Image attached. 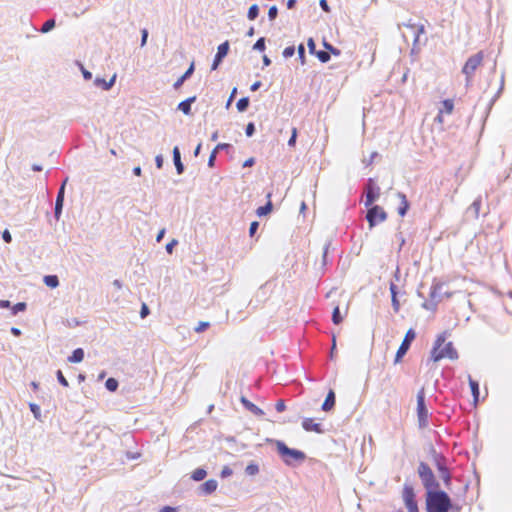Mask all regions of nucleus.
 <instances>
[{
  "label": "nucleus",
  "instance_id": "nucleus-1",
  "mask_svg": "<svg viewBox=\"0 0 512 512\" xmlns=\"http://www.w3.org/2000/svg\"><path fill=\"white\" fill-rule=\"evenodd\" d=\"M459 510L458 506L452 503V500L444 490L428 491L426 493V512H450Z\"/></svg>",
  "mask_w": 512,
  "mask_h": 512
},
{
  "label": "nucleus",
  "instance_id": "nucleus-2",
  "mask_svg": "<svg viewBox=\"0 0 512 512\" xmlns=\"http://www.w3.org/2000/svg\"><path fill=\"white\" fill-rule=\"evenodd\" d=\"M445 341V333L438 335L437 339L435 340L433 348L431 350V359L434 362H438L444 358H448L450 360H457L459 358L458 352L455 349L453 343H445Z\"/></svg>",
  "mask_w": 512,
  "mask_h": 512
},
{
  "label": "nucleus",
  "instance_id": "nucleus-3",
  "mask_svg": "<svg viewBox=\"0 0 512 512\" xmlns=\"http://www.w3.org/2000/svg\"><path fill=\"white\" fill-rule=\"evenodd\" d=\"M275 444L277 453L287 466H295L297 463H302L307 457L303 451L290 448L281 440H276Z\"/></svg>",
  "mask_w": 512,
  "mask_h": 512
},
{
  "label": "nucleus",
  "instance_id": "nucleus-4",
  "mask_svg": "<svg viewBox=\"0 0 512 512\" xmlns=\"http://www.w3.org/2000/svg\"><path fill=\"white\" fill-rule=\"evenodd\" d=\"M417 472L419 478L421 479L422 485L426 490V493H428V491L439 490L440 484L437 481L432 469L426 462L421 461L419 463Z\"/></svg>",
  "mask_w": 512,
  "mask_h": 512
},
{
  "label": "nucleus",
  "instance_id": "nucleus-5",
  "mask_svg": "<svg viewBox=\"0 0 512 512\" xmlns=\"http://www.w3.org/2000/svg\"><path fill=\"white\" fill-rule=\"evenodd\" d=\"M483 58V52L479 51L476 54L470 56L465 62L462 68V73L466 76V85L470 84L475 71L482 63Z\"/></svg>",
  "mask_w": 512,
  "mask_h": 512
},
{
  "label": "nucleus",
  "instance_id": "nucleus-6",
  "mask_svg": "<svg viewBox=\"0 0 512 512\" xmlns=\"http://www.w3.org/2000/svg\"><path fill=\"white\" fill-rule=\"evenodd\" d=\"M434 464L442 478L444 484L449 487L452 481V474L447 466L446 458L441 453L433 451Z\"/></svg>",
  "mask_w": 512,
  "mask_h": 512
},
{
  "label": "nucleus",
  "instance_id": "nucleus-7",
  "mask_svg": "<svg viewBox=\"0 0 512 512\" xmlns=\"http://www.w3.org/2000/svg\"><path fill=\"white\" fill-rule=\"evenodd\" d=\"M428 408L425 403L424 389H421L417 393V418L418 426L420 429H424L428 426Z\"/></svg>",
  "mask_w": 512,
  "mask_h": 512
},
{
  "label": "nucleus",
  "instance_id": "nucleus-8",
  "mask_svg": "<svg viewBox=\"0 0 512 512\" xmlns=\"http://www.w3.org/2000/svg\"><path fill=\"white\" fill-rule=\"evenodd\" d=\"M364 194H365V207H370L374 202L378 200L380 197V187L377 185L374 178H368L365 187H364Z\"/></svg>",
  "mask_w": 512,
  "mask_h": 512
},
{
  "label": "nucleus",
  "instance_id": "nucleus-9",
  "mask_svg": "<svg viewBox=\"0 0 512 512\" xmlns=\"http://www.w3.org/2000/svg\"><path fill=\"white\" fill-rule=\"evenodd\" d=\"M415 338H416V332L413 328H410L406 332L404 339L402 340V342L396 352V355L394 358V364H398L402 361L403 357L406 355V353L410 349L411 344L415 340Z\"/></svg>",
  "mask_w": 512,
  "mask_h": 512
},
{
  "label": "nucleus",
  "instance_id": "nucleus-10",
  "mask_svg": "<svg viewBox=\"0 0 512 512\" xmlns=\"http://www.w3.org/2000/svg\"><path fill=\"white\" fill-rule=\"evenodd\" d=\"M367 208H368V211L366 214V220H367L370 228H372V227L376 226L378 223L386 220L387 213L379 205L372 204L370 207H367Z\"/></svg>",
  "mask_w": 512,
  "mask_h": 512
},
{
  "label": "nucleus",
  "instance_id": "nucleus-11",
  "mask_svg": "<svg viewBox=\"0 0 512 512\" xmlns=\"http://www.w3.org/2000/svg\"><path fill=\"white\" fill-rule=\"evenodd\" d=\"M402 498L408 512H419L418 504L414 488L411 485L405 484L403 487Z\"/></svg>",
  "mask_w": 512,
  "mask_h": 512
},
{
  "label": "nucleus",
  "instance_id": "nucleus-12",
  "mask_svg": "<svg viewBox=\"0 0 512 512\" xmlns=\"http://www.w3.org/2000/svg\"><path fill=\"white\" fill-rule=\"evenodd\" d=\"M67 181H68V177H66L63 180V182L61 183V185L58 189V192H57L55 206H54V217H55L56 221H59L62 211H63L64 198H65V187H66Z\"/></svg>",
  "mask_w": 512,
  "mask_h": 512
},
{
  "label": "nucleus",
  "instance_id": "nucleus-13",
  "mask_svg": "<svg viewBox=\"0 0 512 512\" xmlns=\"http://www.w3.org/2000/svg\"><path fill=\"white\" fill-rule=\"evenodd\" d=\"M302 428L305 431H313L317 434H323L325 432L322 424L314 422L313 418H304L302 421Z\"/></svg>",
  "mask_w": 512,
  "mask_h": 512
},
{
  "label": "nucleus",
  "instance_id": "nucleus-14",
  "mask_svg": "<svg viewBox=\"0 0 512 512\" xmlns=\"http://www.w3.org/2000/svg\"><path fill=\"white\" fill-rule=\"evenodd\" d=\"M218 482L214 479H209L198 487L199 495H210L216 491Z\"/></svg>",
  "mask_w": 512,
  "mask_h": 512
},
{
  "label": "nucleus",
  "instance_id": "nucleus-15",
  "mask_svg": "<svg viewBox=\"0 0 512 512\" xmlns=\"http://www.w3.org/2000/svg\"><path fill=\"white\" fill-rule=\"evenodd\" d=\"M481 206H482V196L479 195L472 202V204L467 208V210H466L467 216H471L473 219H478Z\"/></svg>",
  "mask_w": 512,
  "mask_h": 512
},
{
  "label": "nucleus",
  "instance_id": "nucleus-16",
  "mask_svg": "<svg viewBox=\"0 0 512 512\" xmlns=\"http://www.w3.org/2000/svg\"><path fill=\"white\" fill-rule=\"evenodd\" d=\"M241 403L247 409L249 412H251L253 415L257 417H263L265 415L264 411L256 406L254 403H252L250 400H248L246 397H241Z\"/></svg>",
  "mask_w": 512,
  "mask_h": 512
},
{
  "label": "nucleus",
  "instance_id": "nucleus-17",
  "mask_svg": "<svg viewBox=\"0 0 512 512\" xmlns=\"http://www.w3.org/2000/svg\"><path fill=\"white\" fill-rule=\"evenodd\" d=\"M442 286V283L434 281L430 288L429 298L430 300L435 301V303L437 304H439L443 299L442 294L440 292Z\"/></svg>",
  "mask_w": 512,
  "mask_h": 512
},
{
  "label": "nucleus",
  "instance_id": "nucleus-18",
  "mask_svg": "<svg viewBox=\"0 0 512 512\" xmlns=\"http://www.w3.org/2000/svg\"><path fill=\"white\" fill-rule=\"evenodd\" d=\"M335 403H336L335 392L332 389H330L326 395V398H325L322 406H321V409L324 412H329V411L333 410Z\"/></svg>",
  "mask_w": 512,
  "mask_h": 512
},
{
  "label": "nucleus",
  "instance_id": "nucleus-19",
  "mask_svg": "<svg viewBox=\"0 0 512 512\" xmlns=\"http://www.w3.org/2000/svg\"><path fill=\"white\" fill-rule=\"evenodd\" d=\"M173 154V162L177 171L178 175L183 174L185 167L184 164L181 161V153L178 146H175L172 151Z\"/></svg>",
  "mask_w": 512,
  "mask_h": 512
},
{
  "label": "nucleus",
  "instance_id": "nucleus-20",
  "mask_svg": "<svg viewBox=\"0 0 512 512\" xmlns=\"http://www.w3.org/2000/svg\"><path fill=\"white\" fill-rule=\"evenodd\" d=\"M196 101V96L189 97L178 104L177 109L185 115L191 114V105Z\"/></svg>",
  "mask_w": 512,
  "mask_h": 512
},
{
  "label": "nucleus",
  "instance_id": "nucleus-21",
  "mask_svg": "<svg viewBox=\"0 0 512 512\" xmlns=\"http://www.w3.org/2000/svg\"><path fill=\"white\" fill-rule=\"evenodd\" d=\"M116 80V75H114L109 81H106L104 78L97 77L94 80V85L96 87H101L103 90H110L114 85Z\"/></svg>",
  "mask_w": 512,
  "mask_h": 512
},
{
  "label": "nucleus",
  "instance_id": "nucleus-22",
  "mask_svg": "<svg viewBox=\"0 0 512 512\" xmlns=\"http://www.w3.org/2000/svg\"><path fill=\"white\" fill-rule=\"evenodd\" d=\"M267 198H268V201L266 202V204L263 205V206L258 207L257 210H256V214L259 217H263V216L268 215L272 211V209H273V204H272V202L270 200L271 193L267 194Z\"/></svg>",
  "mask_w": 512,
  "mask_h": 512
},
{
  "label": "nucleus",
  "instance_id": "nucleus-23",
  "mask_svg": "<svg viewBox=\"0 0 512 512\" xmlns=\"http://www.w3.org/2000/svg\"><path fill=\"white\" fill-rule=\"evenodd\" d=\"M469 386L473 396V401L476 403L480 396V387L478 381L474 380L470 375L468 376Z\"/></svg>",
  "mask_w": 512,
  "mask_h": 512
},
{
  "label": "nucleus",
  "instance_id": "nucleus-24",
  "mask_svg": "<svg viewBox=\"0 0 512 512\" xmlns=\"http://www.w3.org/2000/svg\"><path fill=\"white\" fill-rule=\"evenodd\" d=\"M224 59V43L218 45L217 53L212 63L211 69L216 70Z\"/></svg>",
  "mask_w": 512,
  "mask_h": 512
},
{
  "label": "nucleus",
  "instance_id": "nucleus-25",
  "mask_svg": "<svg viewBox=\"0 0 512 512\" xmlns=\"http://www.w3.org/2000/svg\"><path fill=\"white\" fill-rule=\"evenodd\" d=\"M398 195L401 198V203L397 209V212L401 217H404L409 210L410 204H409L405 194L399 192Z\"/></svg>",
  "mask_w": 512,
  "mask_h": 512
},
{
  "label": "nucleus",
  "instance_id": "nucleus-26",
  "mask_svg": "<svg viewBox=\"0 0 512 512\" xmlns=\"http://www.w3.org/2000/svg\"><path fill=\"white\" fill-rule=\"evenodd\" d=\"M84 359V350L82 348H76L72 354L68 357V361L71 363H80Z\"/></svg>",
  "mask_w": 512,
  "mask_h": 512
},
{
  "label": "nucleus",
  "instance_id": "nucleus-27",
  "mask_svg": "<svg viewBox=\"0 0 512 512\" xmlns=\"http://www.w3.org/2000/svg\"><path fill=\"white\" fill-rule=\"evenodd\" d=\"M224 150V143H218L216 147L211 152L209 159H208V166L210 168L214 167L215 161H216V155L219 151Z\"/></svg>",
  "mask_w": 512,
  "mask_h": 512
},
{
  "label": "nucleus",
  "instance_id": "nucleus-28",
  "mask_svg": "<svg viewBox=\"0 0 512 512\" xmlns=\"http://www.w3.org/2000/svg\"><path fill=\"white\" fill-rule=\"evenodd\" d=\"M259 471V465L255 461H251L245 468V474L248 476H255Z\"/></svg>",
  "mask_w": 512,
  "mask_h": 512
},
{
  "label": "nucleus",
  "instance_id": "nucleus-29",
  "mask_svg": "<svg viewBox=\"0 0 512 512\" xmlns=\"http://www.w3.org/2000/svg\"><path fill=\"white\" fill-rule=\"evenodd\" d=\"M56 26V21L55 19L51 18V19H48L46 20L43 25L41 26V28L39 29V31L41 33H48L50 32L51 30H53Z\"/></svg>",
  "mask_w": 512,
  "mask_h": 512
},
{
  "label": "nucleus",
  "instance_id": "nucleus-30",
  "mask_svg": "<svg viewBox=\"0 0 512 512\" xmlns=\"http://www.w3.org/2000/svg\"><path fill=\"white\" fill-rule=\"evenodd\" d=\"M44 283L50 288H56L59 286V279L56 275H46L44 277Z\"/></svg>",
  "mask_w": 512,
  "mask_h": 512
},
{
  "label": "nucleus",
  "instance_id": "nucleus-31",
  "mask_svg": "<svg viewBox=\"0 0 512 512\" xmlns=\"http://www.w3.org/2000/svg\"><path fill=\"white\" fill-rule=\"evenodd\" d=\"M206 476H207V471L201 467L195 469L191 474V478L194 481H202Z\"/></svg>",
  "mask_w": 512,
  "mask_h": 512
},
{
  "label": "nucleus",
  "instance_id": "nucleus-32",
  "mask_svg": "<svg viewBox=\"0 0 512 512\" xmlns=\"http://www.w3.org/2000/svg\"><path fill=\"white\" fill-rule=\"evenodd\" d=\"M250 104L249 97H242L236 103V108L239 112H245Z\"/></svg>",
  "mask_w": 512,
  "mask_h": 512
},
{
  "label": "nucleus",
  "instance_id": "nucleus-33",
  "mask_svg": "<svg viewBox=\"0 0 512 512\" xmlns=\"http://www.w3.org/2000/svg\"><path fill=\"white\" fill-rule=\"evenodd\" d=\"M454 109V102L451 99H445L442 101L441 113L451 114Z\"/></svg>",
  "mask_w": 512,
  "mask_h": 512
},
{
  "label": "nucleus",
  "instance_id": "nucleus-34",
  "mask_svg": "<svg viewBox=\"0 0 512 512\" xmlns=\"http://www.w3.org/2000/svg\"><path fill=\"white\" fill-rule=\"evenodd\" d=\"M119 386L118 380L110 377L105 382V387L110 392H115Z\"/></svg>",
  "mask_w": 512,
  "mask_h": 512
},
{
  "label": "nucleus",
  "instance_id": "nucleus-35",
  "mask_svg": "<svg viewBox=\"0 0 512 512\" xmlns=\"http://www.w3.org/2000/svg\"><path fill=\"white\" fill-rule=\"evenodd\" d=\"M343 321V315L340 312L339 306L334 307L332 312V322L335 325H339Z\"/></svg>",
  "mask_w": 512,
  "mask_h": 512
},
{
  "label": "nucleus",
  "instance_id": "nucleus-36",
  "mask_svg": "<svg viewBox=\"0 0 512 512\" xmlns=\"http://www.w3.org/2000/svg\"><path fill=\"white\" fill-rule=\"evenodd\" d=\"M259 16V6L257 4H253L249 7L247 18L249 20H255Z\"/></svg>",
  "mask_w": 512,
  "mask_h": 512
},
{
  "label": "nucleus",
  "instance_id": "nucleus-37",
  "mask_svg": "<svg viewBox=\"0 0 512 512\" xmlns=\"http://www.w3.org/2000/svg\"><path fill=\"white\" fill-rule=\"evenodd\" d=\"M314 55L318 58V60L321 63H327L331 58L329 52L325 50H317V52Z\"/></svg>",
  "mask_w": 512,
  "mask_h": 512
},
{
  "label": "nucleus",
  "instance_id": "nucleus-38",
  "mask_svg": "<svg viewBox=\"0 0 512 512\" xmlns=\"http://www.w3.org/2000/svg\"><path fill=\"white\" fill-rule=\"evenodd\" d=\"M266 49V39L264 37H260L253 45V50L263 52Z\"/></svg>",
  "mask_w": 512,
  "mask_h": 512
},
{
  "label": "nucleus",
  "instance_id": "nucleus-39",
  "mask_svg": "<svg viewBox=\"0 0 512 512\" xmlns=\"http://www.w3.org/2000/svg\"><path fill=\"white\" fill-rule=\"evenodd\" d=\"M323 46L325 47V51L329 52V54H333L335 56H339L341 54V51L334 47L332 44H330L329 42H327L326 40H323Z\"/></svg>",
  "mask_w": 512,
  "mask_h": 512
},
{
  "label": "nucleus",
  "instance_id": "nucleus-40",
  "mask_svg": "<svg viewBox=\"0 0 512 512\" xmlns=\"http://www.w3.org/2000/svg\"><path fill=\"white\" fill-rule=\"evenodd\" d=\"M331 246V240L326 241L323 247V255H322V266L325 267L327 265V256L329 252V248Z\"/></svg>",
  "mask_w": 512,
  "mask_h": 512
},
{
  "label": "nucleus",
  "instance_id": "nucleus-41",
  "mask_svg": "<svg viewBox=\"0 0 512 512\" xmlns=\"http://www.w3.org/2000/svg\"><path fill=\"white\" fill-rule=\"evenodd\" d=\"M26 303L25 302H18L12 307V315H17L19 312H23L26 310Z\"/></svg>",
  "mask_w": 512,
  "mask_h": 512
},
{
  "label": "nucleus",
  "instance_id": "nucleus-42",
  "mask_svg": "<svg viewBox=\"0 0 512 512\" xmlns=\"http://www.w3.org/2000/svg\"><path fill=\"white\" fill-rule=\"evenodd\" d=\"M298 52V58L302 65H305L306 63V56H305V47L303 44H300L297 48Z\"/></svg>",
  "mask_w": 512,
  "mask_h": 512
},
{
  "label": "nucleus",
  "instance_id": "nucleus-43",
  "mask_svg": "<svg viewBox=\"0 0 512 512\" xmlns=\"http://www.w3.org/2000/svg\"><path fill=\"white\" fill-rule=\"evenodd\" d=\"M29 408H30V411L33 413L34 417L36 419H40V417H41V409H40V407L37 404H35V403H30L29 404Z\"/></svg>",
  "mask_w": 512,
  "mask_h": 512
},
{
  "label": "nucleus",
  "instance_id": "nucleus-44",
  "mask_svg": "<svg viewBox=\"0 0 512 512\" xmlns=\"http://www.w3.org/2000/svg\"><path fill=\"white\" fill-rule=\"evenodd\" d=\"M437 306H438V304L435 303V301H432L430 299L428 301H424L422 304V307L429 311H435L437 309Z\"/></svg>",
  "mask_w": 512,
  "mask_h": 512
},
{
  "label": "nucleus",
  "instance_id": "nucleus-45",
  "mask_svg": "<svg viewBox=\"0 0 512 512\" xmlns=\"http://www.w3.org/2000/svg\"><path fill=\"white\" fill-rule=\"evenodd\" d=\"M56 377H57V380L58 382L64 386V387H68L69 386V382L68 380L65 378V376L63 375L62 371L61 370H57L56 372Z\"/></svg>",
  "mask_w": 512,
  "mask_h": 512
},
{
  "label": "nucleus",
  "instance_id": "nucleus-46",
  "mask_svg": "<svg viewBox=\"0 0 512 512\" xmlns=\"http://www.w3.org/2000/svg\"><path fill=\"white\" fill-rule=\"evenodd\" d=\"M256 127L253 122H249L245 127V134L247 137H252L255 134Z\"/></svg>",
  "mask_w": 512,
  "mask_h": 512
},
{
  "label": "nucleus",
  "instance_id": "nucleus-47",
  "mask_svg": "<svg viewBox=\"0 0 512 512\" xmlns=\"http://www.w3.org/2000/svg\"><path fill=\"white\" fill-rule=\"evenodd\" d=\"M278 16V8L277 6L273 5L268 10V19L270 21H274Z\"/></svg>",
  "mask_w": 512,
  "mask_h": 512
},
{
  "label": "nucleus",
  "instance_id": "nucleus-48",
  "mask_svg": "<svg viewBox=\"0 0 512 512\" xmlns=\"http://www.w3.org/2000/svg\"><path fill=\"white\" fill-rule=\"evenodd\" d=\"M419 43H420V36L415 34L414 40H413V47L411 49L412 54L418 53L420 51Z\"/></svg>",
  "mask_w": 512,
  "mask_h": 512
},
{
  "label": "nucleus",
  "instance_id": "nucleus-49",
  "mask_svg": "<svg viewBox=\"0 0 512 512\" xmlns=\"http://www.w3.org/2000/svg\"><path fill=\"white\" fill-rule=\"evenodd\" d=\"M294 54H295L294 46H288L282 52L283 57L286 59L292 57Z\"/></svg>",
  "mask_w": 512,
  "mask_h": 512
},
{
  "label": "nucleus",
  "instance_id": "nucleus-50",
  "mask_svg": "<svg viewBox=\"0 0 512 512\" xmlns=\"http://www.w3.org/2000/svg\"><path fill=\"white\" fill-rule=\"evenodd\" d=\"M307 46H308L309 53L311 55H314L317 52V50H316V43H315L313 38L310 37L307 40Z\"/></svg>",
  "mask_w": 512,
  "mask_h": 512
},
{
  "label": "nucleus",
  "instance_id": "nucleus-51",
  "mask_svg": "<svg viewBox=\"0 0 512 512\" xmlns=\"http://www.w3.org/2000/svg\"><path fill=\"white\" fill-rule=\"evenodd\" d=\"M493 327L496 330V332H498L501 335H505L509 332V327L504 324H500L498 326L495 325Z\"/></svg>",
  "mask_w": 512,
  "mask_h": 512
},
{
  "label": "nucleus",
  "instance_id": "nucleus-52",
  "mask_svg": "<svg viewBox=\"0 0 512 512\" xmlns=\"http://www.w3.org/2000/svg\"><path fill=\"white\" fill-rule=\"evenodd\" d=\"M504 88V74H502L501 76V84H500V88L499 90L497 91V93L495 94V96L492 98V100L490 101V106L494 104V102L496 101V99L499 97V95L501 94L502 90Z\"/></svg>",
  "mask_w": 512,
  "mask_h": 512
},
{
  "label": "nucleus",
  "instance_id": "nucleus-53",
  "mask_svg": "<svg viewBox=\"0 0 512 512\" xmlns=\"http://www.w3.org/2000/svg\"><path fill=\"white\" fill-rule=\"evenodd\" d=\"M296 139H297V129L296 128H293L292 129V134L288 140V146L290 147H294L295 144H296Z\"/></svg>",
  "mask_w": 512,
  "mask_h": 512
},
{
  "label": "nucleus",
  "instance_id": "nucleus-54",
  "mask_svg": "<svg viewBox=\"0 0 512 512\" xmlns=\"http://www.w3.org/2000/svg\"><path fill=\"white\" fill-rule=\"evenodd\" d=\"M176 245H178V241L176 239H172L165 247L166 252L168 254H172Z\"/></svg>",
  "mask_w": 512,
  "mask_h": 512
},
{
  "label": "nucleus",
  "instance_id": "nucleus-55",
  "mask_svg": "<svg viewBox=\"0 0 512 512\" xmlns=\"http://www.w3.org/2000/svg\"><path fill=\"white\" fill-rule=\"evenodd\" d=\"M148 30L146 28H143L141 30V43H140V46L141 47H144L147 43V39H148Z\"/></svg>",
  "mask_w": 512,
  "mask_h": 512
},
{
  "label": "nucleus",
  "instance_id": "nucleus-56",
  "mask_svg": "<svg viewBox=\"0 0 512 512\" xmlns=\"http://www.w3.org/2000/svg\"><path fill=\"white\" fill-rule=\"evenodd\" d=\"M275 409L277 412L281 413L283 411H285L286 409V404H285V401L283 399H280L276 402V405H275Z\"/></svg>",
  "mask_w": 512,
  "mask_h": 512
},
{
  "label": "nucleus",
  "instance_id": "nucleus-57",
  "mask_svg": "<svg viewBox=\"0 0 512 512\" xmlns=\"http://www.w3.org/2000/svg\"><path fill=\"white\" fill-rule=\"evenodd\" d=\"M258 228H259V223L257 221H253L249 227V235L251 237H253L256 234Z\"/></svg>",
  "mask_w": 512,
  "mask_h": 512
},
{
  "label": "nucleus",
  "instance_id": "nucleus-58",
  "mask_svg": "<svg viewBox=\"0 0 512 512\" xmlns=\"http://www.w3.org/2000/svg\"><path fill=\"white\" fill-rule=\"evenodd\" d=\"M150 314V310H149V307L143 303L142 306H141V309H140V317L142 319L146 318L148 315Z\"/></svg>",
  "mask_w": 512,
  "mask_h": 512
},
{
  "label": "nucleus",
  "instance_id": "nucleus-59",
  "mask_svg": "<svg viewBox=\"0 0 512 512\" xmlns=\"http://www.w3.org/2000/svg\"><path fill=\"white\" fill-rule=\"evenodd\" d=\"M209 322H199L198 326L195 328V331L200 333L205 331L209 327Z\"/></svg>",
  "mask_w": 512,
  "mask_h": 512
},
{
  "label": "nucleus",
  "instance_id": "nucleus-60",
  "mask_svg": "<svg viewBox=\"0 0 512 512\" xmlns=\"http://www.w3.org/2000/svg\"><path fill=\"white\" fill-rule=\"evenodd\" d=\"M378 156H379L378 152H373V153H371L369 159H364L363 162L366 166H370L374 162V159Z\"/></svg>",
  "mask_w": 512,
  "mask_h": 512
},
{
  "label": "nucleus",
  "instance_id": "nucleus-61",
  "mask_svg": "<svg viewBox=\"0 0 512 512\" xmlns=\"http://www.w3.org/2000/svg\"><path fill=\"white\" fill-rule=\"evenodd\" d=\"M195 70V67H194V63H191V65L189 66V68L186 70V72L182 75L184 77V79H189L193 72Z\"/></svg>",
  "mask_w": 512,
  "mask_h": 512
},
{
  "label": "nucleus",
  "instance_id": "nucleus-62",
  "mask_svg": "<svg viewBox=\"0 0 512 512\" xmlns=\"http://www.w3.org/2000/svg\"><path fill=\"white\" fill-rule=\"evenodd\" d=\"M391 302H392V307H393V310L394 312H398L399 309H400V302L398 300V297H391Z\"/></svg>",
  "mask_w": 512,
  "mask_h": 512
},
{
  "label": "nucleus",
  "instance_id": "nucleus-63",
  "mask_svg": "<svg viewBox=\"0 0 512 512\" xmlns=\"http://www.w3.org/2000/svg\"><path fill=\"white\" fill-rule=\"evenodd\" d=\"M2 239L6 243H10L12 241V236H11V233L9 232V230L5 229L2 232Z\"/></svg>",
  "mask_w": 512,
  "mask_h": 512
},
{
  "label": "nucleus",
  "instance_id": "nucleus-64",
  "mask_svg": "<svg viewBox=\"0 0 512 512\" xmlns=\"http://www.w3.org/2000/svg\"><path fill=\"white\" fill-rule=\"evenodd\" d=\"M155 164H156V167L158 169H161L163 167V164H164V158L161 154L157 155L155 157Z\"/></svg>",
  "mask_w": 512,
  "mask_h": 512
}]
</instances>
